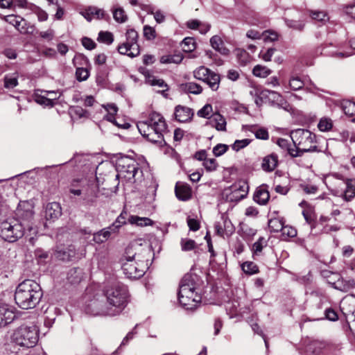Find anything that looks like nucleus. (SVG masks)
I'll return each instance as SVG.
<instances>
[{
	"instance_id": "1",
	"label": "nucleus",
	"mask_w": 355,
	"mask_h": 355,
	"mask_svg": "<svg viewBox=\"0 0 355 355\" xmlns=\"http://www.w3.org/2000/svg\"><path fill=\"white\" fill-rule=\"evenodd\" d=\"M42 296V288L37 282L32 279H25L17 286L15 300L21 309H31L40 303Z\"/></svg>"
},
{
	"instance_id": "2",
	"label": "nucleus",
	"mask_w": 355,
	"mask_h": 355,
	"mask_svg": "<svg viewBox=\"0 0 355 355\" xmlns=\"http://www.w3.org/2000/svg\"><path fill=\"white\" fill-rule=\"evenodd\" d=\"M196 275L186 274L179 285L178 300L186 309H193L201 302V296L198 293Z\"/></svg>"
},
{
	"instance_id": "3",
	"label": "nucleus",
	"mask_w": 355,
	"mask_h": 355,
	"mask_svg": "<svg viewBox=\"0 0 355 355\" xmlns=\"http://www.w3.org/2000/svg\"><path fill=\"white\" fill-rule=\"evenodd\" d=\"M105 297L114 315L119 314L128 302L129 292L124 284L116 283L109 286L105 291Z\"/></svg>"
},
{
	"instance_id": "4",
	"label": "nucleus",
	"mask_w": 355,
	"mask_h": 355,
	"mask_svg": "<svg viewBox=\"0 0 355 355\" xmlns=\"http://www.w3.org/2000/svg\"><path fill=\"white\" fill-rule=\"evenodd\" d=\"M12 340L19 346L33 347L38 341V330L35 326L21 325L15 330Z\"/></svg>"
},
{
	"instance_id": "5",
	"label": "nucleus",
	"mask_w": 355,
	"mask_h": 355,
	"mask_svg": "<svg viewBox=\"0 0 355 355\" xmlns=\"http://www.w3.org/2000/svg\"><path fill=\"white\" fill-rule=\"evenodd\" d=\"M116 178L124 179L129 182H136V176L142 173L137 162L130 157H122L116 161Z\"/></svg>"
},
{
	"instance_id": "6",
	"label": "nucleus",
	"mask_w": 355,
	"mask_h": 355,
	"mask_svg": "<svg viewBox=\"0 0 355 355\" xmlns=\"http://www.w3.org/2000/svg\"><path fill=\"white\" fill-rule=\"evenodd\" d=\"M145 251L148 255L145 259H138L137 261L134 260L122 263V270L127 278L139 279L145 274L149 261L148 258L151 257L152 253L154 256V249L152 248V245H148Z\"/></svg>"
},
{
	"instance_id": "7",
	"label": "nucleus",
	"mask_w": 355,
	"mask_h": 355,
	"mask_svg": "<svg viewBox=\"0 0 355 355\" xmlns=\"http://www.w3.org/2000/svg\"><path fill=\"white\" fill-rule=\"evenodd\" d=\"M87 295L88 296L85 302V311L87 314L114 316V312L110 310L107 301L105 302L104 295L96 293L92 296L87 293Z\"/></svg>"
},
{
	"instance_id": "8",
	"label": "nucleus",
	"mask_w": 355,
	"mask_h": 355,
	"mask_svg": "<svg viewBox=\"0 0 355 355\" xmlns=\"http://www.w3.org/2000/svg\"><path fill=\"white\" fill-rule=\"evenodd\" d=\"M1 236L3 239L9 243L15 242L24 234V224L19 219L9 218L1 223Z\"/></svg>"
},
{
	"instance_id": "9",
	"label": "nucleus",
	"mask_w": 355,
	"mask_h": 355,
	"mask_svg": "<svg viewBox=\"0 0 355 355\" xmlns=\"http://www.w3.org/2000/svg\"><path fill=\"white\" fill-rule=\"evenodd\" d=\"M291 139L295 146L305 152L315 151L317 146L314 144L315 136L308 130L297 129L291 132Z\"/></svg>"
},
{
	"instance_id": "10",
	"label": "nucleus",
	"mask_w": 355,
	"mask_h": 355,
	"mask_svg": "<svg viewBox=\"0 0 355 355\" xmlns=\"http://www.w3.org/2000/svg\"><path fill=\"white\" fill-rule=\"evenodd\" d=\"M249 187L246 182L239 181L224 190L223 195L229 202H237L246 197Z\"/></svg>"
},
{
	"instance_id": "11",
	"label": "nucleus",
	"mask_w": 355,
	"mask_h": 355,
	"mask_svg": "<svg viewBox=\"0 0 355 355\" xmlns=\"http://www.w3.org/2000/svg\"><path fill=\"white\" fill-rule=\"evenodd\" d=\"M137 128L144 137L153 143L161 144L164 141V135L167 132V130L158 129L142 121L137 123Z\"/></svg>"
},
{
	"instance_id": "12",
	"label": "nucleus",
	"mask_w": 355,
	"mask_h": 355,
	"mask_svg": "<svg viewBox=\"0 0 355 355\" xmlns=\"http://www.w3.org/2000/svg\"><path fill=\"white\" fill-rule=\"evenodd\" d=\"M16 216L19 218V221L28 226V223L33 216V211L31 204L27 201L20 202L16 209Z\"/></svg>"
},
{
	"instance_id": "13",
	"label": "nucleus",
	"mask_w": 355,
	"mask_h": 355,
	"mask_svg": "<svg viewBox=\"0 0 355 355\" xmlns=\"http://www.w3.org/2000/svg\"><path fill=\"white\" fill-rule=\"evenodd\" d=\"M15 308L7 304H0V327L11 323L16 318Z\"/></svg>"
},
{
	"instance_id": "14",
	"label": "nucleus",
	"mask_w": 355,
	"mask_h": 355,
	"mask_svg": "<svg viewBox=\"0 0 355 355\" xmlns=\"http://www.w3.org/2000/svg\"><path fill=\"white\" fill-rule=\"evenodd\" d=\"M75 245H60L54 253L56 259L62 261H71L76 257Z\"/></svg>"
},
{
	"instance_id": "15",
	"label": "nucleus",
	"mask_w": 355,
	"mask_h": 355,
	"mask_svg": "<svg viewBox=\"0 0 355 355\" xmlns=\"http://www.w3.org/2000/svg\"><path fill=\"white\" fill-rule=\"evenodd\" d=\"M125 39L126 41L125 42L129 43L131 44L133 47V51L132 53H130V58H135L137 57L140 54V49L139 46L137 43L138 41V33L137 32L133 29L130 28L128 29L125 33Z\"/></svg>"
},
{
	"instance_id": "16",
	"label": "nucleus",
	"mask_w": 355,
	"mask_h": 355,
	"mask_svg": "<svg viewBox=\"0 0 355 355\" xmlns=\"http://www.w3.org/2000/svg\"><path fill=\"white\" fill-rule=\"evenodd\" d=\"M175 116L178 121L186 123L191 121L193 116V112L188 107L178 105L175 107Z\"/></svg>"
},
{
	"instance_id": "17",
	"label": "nucleus",
	"mask_w": 355,
	"mask_h": 355,
	"mask_svg": "<svg viewBox=\"0 0 355 355\" xmlns=\"http://www.w3.org/2000/svg\"><path fill=\"white\" fill-rule=\"evenodd\" d=\"M3 19L8 24L12 25L21 33H26L27 30L25 26L26 25V21L21 17L15 15H9L4 16Z\"/></svg>"
},
{
	"instance_id": "18",
	"label": "nucleus",
	"mask_w": 355,
	"mask_h": 355,
	"mask_svg": "<svg viewBox=\"0 0 355 355\" xmlns=\"http://www.w3.org/2000/svg\"><path fill=\"white\" fill-rule=\"evenodd\" d=\"M62 214V209L60 203L56 202H49L45 207V218L46 220H55Z\"/></svg>"
},
{
	"instance_id": "19",
	"label": "nucleus",
	"mask_w": 355,
	"mask_h": 355,
	"mask_svg": "<svg viewBox=\"0 0 355 355\" xmlns=\"http://www.w3.org/2000/svg\"><path fill=\"white\" fill-rule=\"evenodd\" d=\"M254 200L261 205H265L270 199V193L266 185H261L257 188L254 196Z\"/></svg>"
},
{
	"instance_id": "20",
	"label": "nucleus",
	"mask_w": 355,
	"mask_h": 355,
	"mask_svg": "<svg viewBox=\"0 0 355 355\" xmlns=\"http://www.w3.org/2000/svg\"><path fill=\"white\" fill-rule=\"evenodd\" d=\"M177 198L181 200H187L191 196V187L183 182H177L175 188Z\"/></svg>"
},
{
	"instance_id": "21",
	"label": "nucleus",
	"mask_w": 355,
	"mask_h": 355,
	"mask_svg": "<svg viewBox=\"0 0 355 355\" xmlns=\"http://www.w3.org/2000/svg\"><path fill=\"white\" fill-rule=\"evenodd\" d=\"M147 124L157 127L158 129L167 130V125L164 117L159 113L153 112L149 114L148 120L145 121Z\"/></svg>"
},
{
	"instance_id": "22",
	"label": "nucleus",
	"mask_w": 355,
	"mask_h": 355,
	"mask_svg": "<svg viewBox=\"0 0 355 355\" xmlns=\"http://www.w3.org/2000/svg\"><path fill=\"white\" fill-rule=\"evenodd\" d=\"M278 164V156L275 153H271L263 157L261 167L267 172H271L275 169Z\"/></svg>"
},
{
	"instance_id": "23",
	"label": "nucleus",
	"mask_w": 355,
	"mask_h": 355,
	"mask_svg": "<svg viewBox=\"0 0 355 355\" xmlns=\"http://www.w3.org/2000/svg\"><path fill=\"white\" fill-rule=\"evenodd\" d=\"M83 17L89 21L93 19H100L105 17V11L96 7H89L83 12Z\"/></svg>"
},
{
	"instance_id": "24",
	"label": "nucleus",
	"mask_w": 355,
	"mask_h": 355,
	"mask_svg": "<svg viewBox=\"0 0 355 355\" xmlns=\"http://www.w3.org/2000/svg\"><path fill=\"white\" fill-rule=\"evenodd\" d=\"M206 124L214 127L218 131L226 130V121L225 118L218 113L213 114L210 120L207 121Z\"/></svg>"
},
{
	"instance_id": "25",
	"label": "nucleus",
	"mask_w": 355,
	"mask_h": 355,
	"mask_svg": "<svg viewBox=\"0 0 355 355\" xmlns=\"http://www.w3.org/2000/svg\"><path fill=\"white\" fill-rule=\"evenodd\" d=\"M334 287L342 292H348L355 287V281L353 279H339L334 284Z\"/></svg>"
},
{
	"instance_id": "26",
	"label": "nucleus",
	"mask_w": 355,
	"mask_h": 355,
	"mask_svg": "<svg viewBox=\"0 0 355 355\" xmlns=\"http://www.w3.org/2000/svg\"><path fill=\"white\" fill-rule=\"evenodd\" d=\"M210 44L213 49L218 51L222 55H227L230 51L225 47L223 40L218 35H214L210 39Z\"/></svg>"
},
{
	"instance_id": "27",
	"label": "nucleus",
	"mask_w": 355,
	"mask_h": 355,
	"mask_svg": "<svg viewBox=\"0 0 355 355\" xmlns=\"http://www.w3.org/2000/svg\"><path fill=\"white\" fill-rule=\"evenodd\" d=\"M215 232L220 236H224L227 232H231L232 230L230 220L223 218V222H217L214 225Z\"/></svg>"
},
{
	"instance_id": "28",
	"label": "nucleus",
	"mask_w": 355,
	"mask_h": 355,
	"mask_svg": "<svg viewBox=\"0 0 355 355\" xmlns=\"http://www.w3.org/2000/svg\"><path fill=\"white\" fill-rule=\"evenodd\" d=\"M83 278V270L80 268H73L71 269L67 274L68 281L71 284H78Z\"/></svg>"
},
{
	"instance_id": "29",
	"label": "nucleus",
	"mask_w": 355,
	"mask_h": 355,
	"mask_svg": "<svg viewBox=\"0 0 355 355\" xmlns=\"http://www.w3.org/2000/svg\"><path fill=\"white\" fill-rule=\"evenodd\" d=\"M345 184L346 189L343 193V198L346 201H350L355 196V180L347 179Z\"/></svg>"
},
{
	"instance_id": "30",
	"label": "nucleus",
	"mask_w": 355,
	"mask_h": 355,
	"mask_svg": "<svg viewBox=\"0 0 355 355\" xmlns=\"http://www.w3.org/2000/svg\"><path fill=\"white\" fill-rule=\"evenodd\" d=\"M128 222L132 225H136L139 227L153 225L154 222L147 217H139L137 216H130Z\"/></svg>"
},
{
	"instance_id": "31",
	"label": "nucleus",
	"mask_w": 355,
	"mask_h": 355,
	"mask_svg": "<svg viewBox=\"0 0 355 355\" xmlns=\"http://www.w3.org/2000/svg\"><path fill=\"white\" fill-rule=\"evenodd\" d=\"M113 234L108 227L103 229L93 236L94 241L98 244L106 242L110 236Z\"/></svg>"
},
{
	"instance_id": "32",
	"label": "nucleus",
	"mask_w": 355,
	"mask_h": 355,
	"mask_svg": "<svg viewBox=\"0 0 355 355\" xmlns=\"http://www.w3.org/2000/svg\"><path fill=\"white\" fill-rule=\"evenodd\" d=\"M220 82V76L211 71L205 83H206L213 91H216L219 87Z\"/></svg>"
},
{
	"instance_id": "33",
	"label": "nucleus",
	"mask_w": 355,
	"mask_h": 355,
	"mask_svg": "<svg viewBox=\"0 0 355 355\" xmlns=\"http://www.w3.org/2000/svg\"><path fill=\"white\" fill-rule=\"evenodd\" d=\"M211 71L209 69L200 66L193 71V74L195 78L205 83Z\"/></svg>"
},
{
	"instance_id": "34",
	"label": "nucleus",
	"mask_w": 355,
	"mask_h": 355,
	"mask_svg": "<svg viewBox=\"0 0 355 355\" xmlns=\"http://www.w3.org/2000/svg\"><path fill=\"white\" fill-rule=\"evenodd\" d=\"M182 88L186 92L196 95L202 92V87L194 82H189L182 85Z\"/></svg>"
},
{
	"instance_id": "35",
	"label": "nucleus",
	"mask_w": 355,
	"mask_h": 355,
	"mask_svg": "<svg viewBox=\"0 0 355 355\" xmlns=\"http://www.w3.org/2000/svg\"><path fill=\"white\" fill-rule=\"evenodd\" d=\"M236 55L238 62L241 65L245 66L251 61V56L244 49H238L236 50Z\"/></svg>"
},
{
	"instance_id": "36",
	"label": "nucleus",
	"mask_w": 355,
	"mask_h": 355,
	"mask_svg": "<svg viewBox=\"0 0 355 355\" xmlns=\"http://www.w3.org/2000/svg\"><path fill=\"white\" fill-rule=\"evenodd\" d=\"M272 71L268 67L257 64L254 67L252 73L254 76L259 78H266L271 73Z\"/></svg>"
},
{
	"instance_id": "37",
	"label": "nucleus",
	"mask_w": 355,
	"mask_h": 355,
	"mask_svg": "<svg viewBox=\"0 0 355 355\" xmlns=\"http://www.w3.org/2000/svg\"><path fill=\"white\" fill-rule=\"evenodd\" d=\"M309 15L312 19L322 23H325L329 20L328 15L324 11L309 10Z\"/></svg>"
},
{
	"instance_id": "38",
	"label": "nucleus",
	"mask_w": 355,
	"mask_h": 355,
	"mask_svg": "<svg viewBox=\"0 0 355 355\" xmlns=\"http://www.w3.org/2000/svg\"><path fill=\"white\" fill-rule=\"evenodd\" d=\"M113 18L118 23H124L128 20V16L124 10L121 8H116L112 10Z\"/></svg>"
},
{
	"instance_id": "39",
	"label": "nucleus",
	"mask_w": 355,
	"mask_h": 355,
	"mask_svg": "<svg viewBox=\"0 0 355 355\" xmlns=\"http://www.w3.org/2000/svg\"><path fill=\"white\" fill-rule=\"evenodd\" d=\"M97 40L99 42L110 45L114 42V35L109 31H100Z\"/></svg>"
},
{
	"instance_id": "40",
	"label": "nucleus",
	"mask_w": 355,
	"mask_h": 355,
	"mask_svg": "<svg viewBox=\"0 0 355 355\" xmlns=\"http://www.w3.org/2000/svg\"><path fill=\"white\" fill-rule=\"evenodd\" d=\"M297 236V230L291 226H284L282 230L283 241H288V238H293Z\"/></svg>"
},
{
	"instance_id": "41",
	"label": "nucleus",
	"mask_w": 355,
	"mask_h": 355,
	"mask_svg": "<svg viewBox=\"0 0 355 355\" xmlns=\"http://www.w3.org/2000/svg\"><path fill=\"white\" fill-rule=\"evenodd\" d=\"M342 108L345 114L349 116L355 115V103L351 101H344L342 103Z\"/></svg>"
},
{
	"instance_id": "42",
	"label": "nucleus",
	"mask_w": 355,
	"mask_h": 355,
	"mask_svg": "<svg viewBox=\"0 0 355 355\" xmlns=\"http://www.w3.org/2000/svg\"><path fill=\"white\" fill-rule=\"evenodd\" d=\"M243 271L248 275L255 274L258 272L257 266L251 261H246L241 265Z\"/></svg>"
},
{
	"instance_id": "43",
	"label": "nucleus",
	"mask_w": 355,
	"mask_h": 355,
	"mask_svg": "<svg viewBox=\"0 0 355 355\" xmlns=\"http://www.w3.org/2000/svg\"><path fill=\"white\" fill-rule=\"evenodd\" d=\"M136 256V252L133 249V245H128L125 248L124 254L121 259V262L134 261Z\"/></svg>"
},
{
	"instance_id": "44",
	"label": "nucleus",
	"mask_w": 355,
	"mask_h": 355,
	"mask_svg": "<svg viewBox=\"0 0 355 355\" xmlns=\"http://www.w3.org/2000/svg\"><path fill=\"white\" fill-rule=\"evenodd\" d=\"M182 49L185 52H191L196 49V42L192 37H186L182 42Z\"/></svg>"
},
{
	"instance_id": "45",
	"label": "nucleus",
	"mask_w": 355,
	"mask_h": 355,
	"mask_svg": "<svg viewBox=\"0 0 355 355\" xmlns=\"http://www.w3.org/2000/svg\"><path fill=\"white\" fill-rule=\"evenodd\" d=\"M56 99L57 97L49 98L46 96H39L36 98V102L44 106L53 107Z\"/></svg>"
},
{
	"instance_id": "46",
	"label": "nucleus",
	"mask_w": 355,
	"mask_h": 355,
	"mask_svg": "<svg viewBox=\"0 0 355 355\" xmlns=\"http://www.w3.org/2000/svg\"><path fill=\"white\" fill-rule=\"evenodd\" d=\"M213 112L212 106L210 104H206L200 110L198 111V116L200 117L211 119Z\"/></svg>"
},
{
	"instance_id": "47",
	"label": "nucleus",
	"mask_w": 355,
	"mask_h": 355,
	"mask_svg": "<svg viewBox=\"0 0 355 355\" xmlns=\"http://www.w3.org/2000/svg\"><path fill=\"white\" fill-rule=\"evenodd\" d=\"M148 82L151 85L157 86L158 87L162 89L161 91H159L162 94H164L168 89L167 84L162 79H157L153 78L152 79H150Z\"/></svg>"
},
{
	"instance_id": "48",
	"label": "nucleus",
	"mask_w": 355,
	"mask_h": 355,
	"mask_svg": "<svg viewBox=\"0 0 355 355\" xmlns=\"http://www.w3.org/2000/svg\"><path fill=\"white\" fill-rule=\"evenodd\" d=\"M332 121L328 118H322L320 120L318 127L320 130L325 132L332 128Z\"/></svg>"
},
{
	"instance_id": "49",
	"label": "nucleus",
	"mask_w": 355,
	"mask_h": 355,
	"mask_svg": "<svg viewBox=\"0 0 355 355\" xmlns=\"http://www.w3.org/2000/svg\"><path fill=\"white\" fill-rule=\"evenodd\" d=\"M18 85L17 76L6 75L4 77V87L7 89H13Z\"/></svg>"
},
{
	"instance_id": "50",
	"label": "nucleus",
	"mask_w": 355,
	"mask_h": 355,
	"mask_svg": "<svg viewBox=\"0 0 355 355\" xmlns=\"http://www.w3.org/2000/svg\"><path fill=\"white\" fill-rule=\"evenodd\" d=\"M183 58L181 55H164L160 58V62L164 64L180 63Z\"/></svg>"
},
{
	"instance_id": "51",
	"label": "nucleus",
	"mask_w": 355,
	"mask_h": 355,
	"mask_svg": "<svg viewBox=\"0 0 355 355\" xmlns=\"http://www.w3.org/2000/svg\"><path fill=\"white\" fill-rule=\"evenodd\" d=\"M132 47L129 43L123 42L118 46L117 51L121 55H127L130 57V53L133 51Z\"/></svg>"
},
{
	"instance_id": "52",
	"label": "nucleus",
	"mask_w": 355,
	"mask_h": 355,
	"mask_svg": "<svg viewBox=\"0 0 355 355\" xmlns=\"http://www.w3.org/2000/svg\"><path fill=\"white\" fill-rule=\"evenodd\" d=\"M203 166L205 168L207 171L211 172L216 170L218 167V163L214 158L207 159L203 162Z\"/></svg>"
},
{
	"instance_id": "53",
	"label": "nucleus",
	"mask_w": 355,
	"mask_h": 355,
	"mask_svg": "<svg viewBox=\"0 0 355 355\" xmlns=\"http://www.w3.org/2000/svg\"><path fill=\"white\" fill-rule=\"evenodd\" d=\"M251 142V140L249 139H244L241 140H236L234 143L232 145V148L235 151H239L241 149L248 146Z\"/></svg>"
},
{
	"instance_id": "54",
	"label": "nucleus",
	"mask_w": 355,
	"mask_h": 355,
	"mask_svg": "<svg viewBox=\"0 0 355 355\" xmlns=\"http://www.w3.org/2000/svg\"><path fill=\"white\" fill-rule=\"evenodd\" d=\"M289 86L293 90H298L303 87L304 82L299 77H293L290 79Z\"/></svg>"
},
{
	"instance_id": "55",
	"label": "nucleus",
	"mask_w": 355,
	"mask_h": 355,
	"mask_svg": "<svg viewBox=\"0 0 355 355\" xmlns=\"http://www.w3.org/2000/svg\"><path fill=\"white\" fill-rule=\"evenodd\" d=\"M76 76L79 81H83L88 78L89 73L86 68L78 67L76 69Z\"/></svg>"
},
{
	"instance_id": "56",
	"label": "nucleus",
	"mask_w": 355,
	"mask_h": 355,
	"mask_svg": "<svg viewBox=\"0 0 355 355\" xmlns=\"http://www.w3.org/2000/svg\"><path fill=\"white\" fill-rule=\"evenodd\" d=\"M144 36L146 40H151L156 37L155 30L148 25L144 26Z\"/></svg>"
},
{
	"instance_id": "57",
	"label": "nucleus",
	"mask_w": 355,
	"mask_h": 355,
	"mask_svg": "<svg viewBox=\"0 0 355 355\" xmlns=\"http://www.w3.org/2000/svg\"><path fill=\"white\" fill-rule=\"evenodd\" d=\"M268 227L271 229V230L274 232H278L279 230L282 231L284 226L279 219L273 218L268 221Z\"/></svg>"
},
{
	"instance_id": "58",
	"label": "nucleus",
	"mask_w": 355,
	"mask_h": 355,
	"mask_svg": "<svg viewBox=\"0 0 355 355\" xmlns=\"http://www.w3.org/2000/svg\"><path fill=\"white\" fill-rule=\"evenodd\" d=\"M252 132H254L257 139L267 140L269 138V134L266 128H261L256 130H251Z\"/></svg>"
},
{
	"instance_id": "59",
	"label": "nucleus",
	"mask_w": 355,
	"mask_h": 355,
	"mask_svg": "<svg viewBox=\"0 0 355 355\" xmlns=\"http://www.w3.org/2000/svg\"><path fill=\"white\" fill-rule=\"evenodd\" d=\"M229 147L227 145L218 144L213 148V153L215 156L219 157L227 152Z\"/></svg>"
},
{
	"instance_id": "60",
	"label": "nucleus",
	"mask_w": 355,
	"mask_h": 355,
	"mask_svg": "<svg viewBox=\"0 0 355 355\" xmlns=\"http://www.w3.org/2000/svg\"><path fill=\"white\" fill-rule=\"evenodd\" d=\"M262 37L265 42H274L278 39L277 33L270 31L263 32L262 33Z\"/></svg>"
},
{
	"instance_id": "61",
	"label": "nucleus",
	"mask_w": 355,
	"mask_h": 355,
	"mask_svg": "<svg viewBox=\"0 0 355 355\" xmlns=\"http://www.w3.org/2000/svg\"><path fill=\"white\" fill-rule=\"evenodd\" d=\"M275 51V49L270 48L266 52L261 51L259 53V57L264 61L269 62L271 60V58L273 55Z\"/></svg>"
},
{
	"instance_id": "62",
	"label": "nucleus",
	"mask_w": 355,
	"mask_h": 355,
	"mask_svg": "<svg viewBox=\"0 0 355 355\" xmlns=\"http://www.w3.org/2000/svg\"><path fill=\"white\" fill-rule=\"evenodd\" d=\"M148 13L153 15L155 21L158 24H161V23L164 22L165 20V15H164V12L159 10H158L155 12H154L153 10H148Z\"/></svg>"
},
{
	"instance_id": "63",
	"label": "nucleus",
	"mask_w": 355,
	"mask_h": 355,
	"mask_svg": "<svg viewBox=\"0 0 355 355\" xmlns=\"http://www.w3.org/2000/svg\"><path fill=\"white\" fill-rule=\"evenodd\" d=\"M98 189L96 188L95 189H92L91 191H88L87 193V196L85 198V200H87V203L92 204L95 202L96 199L98 198Z\"/></svg>"
},
{
	"instance_id": "64",
	"label": "nucleus",
	"mask_w": 355,
	"mask_h": 355,
	"mask_svg": "<svg viewBox=\"0 0 355 355\" xmlns=\"http://www.w3.org/2000/svg\"><path fill=\"white\" fill-rule=\"evenodd\" d=\"M300 187L302 188L303 191H304L307 194H314L318 190V187L314 184H301Z\"/></svg>"
}]
</instances>
